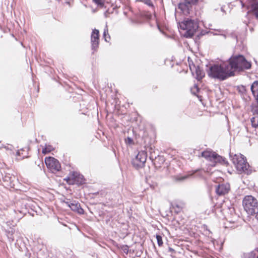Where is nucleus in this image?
I'll list each match as a JSON object with an SVG mask.
<instances>
[{
  "mask_svg": "<svg viewBox=\"0 0 258 258\" xmlns=\"http://www.w3.org/2000/svg\"><path fill=\"white\" fill-rule=\"evenodd\" d=\"M230 71L232 72V76H234L235 72H242L245 70L250 69L251 63L246 59L245 57L241 54L231 56L226 61Z\"/></svg>",
  "mask_w": 258,
  "mask_h": 258,
  "instance_id": "nucleus-1",
  "label": "nucleus"
},
{
  "mask_svg": "<svg viewBox=\"0 0 258 258\" xmlns=\"http://www.w3.org/2000/svg\"><path fill=\"white\" fill-rule=\"evenodd\" d=\"M228 64L222 61L220 64H214L208 71V76L213 79L223 81L232 76V72L230 71Z\"/></svg>",
  "mask_w": 258,
  "mask_h": 258,
  "instance_id": "nucleus-2",
  "label": "nucleus"
},
{
  "mask_svg": "<svg viewBox=\"0 0 258 258\" xmlns=\"http://www.w3.org/2000/svg\"><path fill=\"white\" fill-rule=\"evenodd\" d=\"M230 156L235 168L239 173H248L249 164L243 155L241 154L233 155L232 153H230Z\"/></svg>",
  "mask_w": 258,
  "mask_h": 258,
  "instance_id": "nucleus-3",
  "label": "nucleus"
},
{
  "mask_svg": "<svg viewBox=\"0 0 258 258\" xmlns=\"http://www.w3.org/2000/svg\"><path fill=\"white\" fill-rule=\"evenodd\" d=\"M179 25L181 29L186 31L184 34L186 37H191L199 27L197 22L188 19L184 20Z\"/></svg>",
  "mask_w": 258,
  "mask_h": 258,
  "instance_id": "nucleus-4",
  "label": "nucleus"
},
{
  "mask_svg": "<svg viewBox=\"0 0 258 258\" xmlns=\"http://www.w3.org/2000/svg\"><path fill=\"white\" fill-rule=\"evenodd\" d=\"M243 206L248 215H252L258 210L257 200L251 196H245L243 200Z\"/></svg>",
  "mask_w": 258,
  "mask_h": 258,
  "instance_id": "nucleus-5",
  "label": "nucleus"
},
{
  "mask_svg": "<svg viewBox=\"0 0 258 258\" xmlns=\"http://www.w3.org/2000/svg\"><path fill=\"white\" fill-rule=\"evenodd\" d=\"M201 156L210 162V165L215 166L217 163L226 164L227 161L222 157L218 155L214 152L211 151H205L202 153Z\"/></svg>",
  "mask_w": 258,
  "mask_h": 258,
  "instance_id": "nucleus-6",
  "label": "nucleus"
},
{
  "mask_svg": "<svg viewBox=\"0 0 258 258\" xmlns=\"http://www.w3.org/2000/svg\"><path fill=\"white\" fill-rule=\"evenodd\" d=\"M147 157V153L145 151L139 152L135 158L133 159V165L137 169L143 168L145 166Z\"/></svg>",
  "mask_w": 258,
  "mask_h": 258,
  "instance_id": "nucleus-7",
  "label": "nucleus"
},
{
  "mask_svg": "<svg viewBox=\"0 0 258 258\" xmlns=\"http://www.w3.org/2000/svg\"><path fill=\"white\" fill-rule=\"evenodd\" d=\"M45 163L47 167L52 172L58 171L61 168L58 161L53 157H46Z\"/></svg>",
  "mask_w": 258,
  "mask_h": 258,
  "instance_id": "nucleus-8",
  "label": "nucleus"
},
{
  "mask_svg": "<svg viewBox=\"0 0 258 258\" xmlns=\"http://www.w3.org/2000/svg\"><path fill=\"white\" fill-rule=\"evenodd\" d=\"M63 203L69 207L72 211L77 212L79 214H83L84 210L81 207L80 204L78 202L70 199H67Z\"/></svg>",
  "mask_w": 258,
  "mask_h": 258,
  "instance_id": "nucleus-9",
  "label": "nucleus"
},
{
  "mask_svg": "<svg viewBox=\"0 0 258 258\" xmlns=\"http://www.w3.org/2000/svg\"><path fill=\"white\" fill-rule=\"evenodd\" d=\"M91 42L92 49L95 51H96L99 42V31L97 29H94L92 31L91 36Z\"/></svg>",
  "mask_w": 258,
  "mask_h": 258,
  "instance_id": "nucleus-10",
  "label": "nucleus"
},
{
  "mask_svg": "<svg viewBox=\"0 0 258 258\" xmlns=\"http://www.w3.org/2000/svg\"><path fill=\"white\" fill-rule=\"evenodd\" d=\"M230 190V185L228 183L219 184L216 189L217 195L223 196L227 194Z\"/></svg>",
  "mask_w": 258,
  "mask_h": 258,
  "instance_id": "nucleus-11",
  "label": "nucleus"
},
{
  "mask_svg": "<svg viewBox=\"0 0 258 258\" xmlns=\"http://www.w3.org/2000/svg\"><path fill=\"white\" fill-rule=\"evenodd\" d=\"M189 68L190 71H191L192 74H194V69L195 73L196 75V79L198 80H201L205 76V73L203 70H202L199 66L196 67L194 64L191 65L189 64Z\"/></svg>",
  "mask_w": 258,
  "mask_h": 258,
  "instance_id": "nucleus-12",
  "label": "nucleus"
},
{
  "mask_svg": "<svg viewBox=\"0 0 258 258\" xmlns=\"http://www.w3.org/2000/svg\"><path fill=\"white\" fill-rule=\"evenodd\" d=\"M83 176L74 172L70 177H68L67 181L70 184H73L75 182L81 183L83 181Z\"/></svg>",
  "mask_w": 258,
  "mask_h": 258,
  "instance_id": "nucleus-13",
  "label": "nucleus"
},
{
  "mask_svg": "<svg viewBox=\"0 0 258 258\" xmlns=\"http://www.w3.org/2000/svg\"><path fill=\"white\" fill-rule=\"evenodd\" d=\"M247 9L250 8L254 12L255 17L258 19V2L255 0H250L247 4Z\"/></svg>",
  "mask_w": 258,
  "mask_h": 258,
  "instance_id": "nucleus-14",
  "label": "nucleus"
},
{
  "mask_svg": "<svg viewBox=\"0 0 258 258\" xmlns=\"http://www.w3.org/2000/svg\"><path fill=\"white\" fill-rule=\"evenodd\" d=\"M191 5L186 3V2L180 3L178 5V8L185 15L189 13V10L191 8Z\"/></svg>",
  "mask_w": 258,
  "mask_h": 258,
  "instance_id": "nucleus-15",
  "label": "nucleus"
},
{
  "mask_svg": "<svg viewBox=\"0 0 258 258\" xmlns=\"http://www.w3.org/2000/svg\"><path fill=\"white\" fill-rule=\"evenodd\" d=\"M252 93L258 103V81L254 82L250 87Z\"/></svg>",
  "mask_w": 258,
  "mask_h": 258,
  "instance_id": "nucleus-16",
  "label": "nucleus"
},
{
  "mask_svg": "<svg viewBox=\"0 0 258 258\" xmlns=\"http://www.w3.org/2000/svg\"><path fill=\"white\" fill-rule=\"evenodd\" d=\"M257 250H254L244 254V258H257Z\"/></svg>",
  "mask_w": 258,
  "mask_h": 258,
  "instance_id": "nucleus-17",
  "label": "nucleus"
},
{
  "mask_svg": "<svg viewBox=\"0 0 258 258\" xmlns=\"http://www.w3.org/2000/svg\"><path fill=\"white\" fill-rule=\"evenodd\" d=\"M252 126L255 128L256 132H258V116H255L251 118Z\"/></svg>",
  "mask_w": 258,
  "mask_h": 258,
  "instance_id": "nucleus-18",
  "label": "nucleus"
},
{
  "mask_svg": "<svg viewBox=\"0 0 258 258\" xmlns=\"http://www.w3.org/2000/svg\"><path fill=\"white\" fill-rule=\"evenodd\" d=\"M103 38L106 42H109L110 39V37L108 34V30L107 25H106L104 29Z\"/></svg>",
  "mask_w": 258,
  "mask_h": 258,
  "instance_id": "nucleus-19",
  "label": "nucleus"
},
{
  "mask_svg": "<svg viewBox=\"0 0 258 258\" xmlns=\"http://www.w3.org/2000/svg\"><path fill=\"white\" fill-rule=\"evenodd\" d=\"M53 150V148L51 145H45V147L42 149V153L43 154H46Z\"/></svg>",
  "mask_w": 258,
  "mask_h": 258,
  "instance_id": "nucleus-20",
  "label": "nucleus"
},
{
  "mask_svg": "<svg viewBox=\"0 0 258 258\" xmlns=\"http://www.w3.org/2000/svg\"><path fill=\"white\" fill-rule=\"evenodd\" d=\"M189 177L188 175H177L175 177V179L176 181H183L184 180H185V179L187 178L188 177Z\"/></svg>",
  "mask_w": 258,
  "mask_h": 258,
  "instance_id": "nucleus-21",
  "label": "nucleus"
},
{
  "mask_svg": "<svg viewBox=\"0 0 258 258\" xmlns=\"http://www.w3.org/2000/svg\"><path fill=\"white\" fill-rule=\"evenodd\" d=\"M156 239L159 246H161L163 244L162 237L159 235H156Z\"/></svg>",
  "mask_w": 258,
  "mask_h": 258,
  "instance_id": "nucleus-22",
  "label": "nucleus"
},
{
  "mask_svg": "<svg viewBox=\"0 0 258 258\" xmlns=\"http://www.w3.org/2000/svg\"><path fill=\"white\" fill-rule=\"evenodd\" d=\"M144 3L147 6H149L152 8L153 10H154V5L151 0H145Z\"/></svg>",
  "mask_w": 258,
  "mask_h": 258,
  "instance_id": "nucleus-23",
  "label": "nucleus"
},
{
  "mask_svg": "<svg viewBox=\"0 0 258 258\" xmlns=\"http://www.w3.org/2000/svg\"><path fill=\"white\" fill-rule=\"evenodd\" d=\"M7 236L10 240V241L13 242L14 240V237L13 236V231H9L8 233Z\"/></svg>",
  "mask_w": 258,
  "mask_h": 258,
  "instance_id": "nucleus-24",
  "label": "nucleus"
},
{
  "mask_svg": "<svg viewBox=\"0 0 258 258\" xmlns=\"http://www.w3.org/2000/svg\"><path fill=\"white\" fill-rule=\"evenodd\" d=\"M158 160L160 161L161 163H163L165 161L164 158L163 157L158 156L157 158H156V157L155 158V162H154L155 164H156V162H157Z\"/></svg>",
  "mask_w": 258,
  "mask_h": 258,
  "instance_id": "nucleus-25",
  "label": "nucleus"
},
{
  "mask_svg": "<svg viewBox=\"0 0 258 258\" xmlns=\"http://www.w3.org/2000/svg\"><path fill=\"white\" fill-rule=\"evenodd\" d=\"M186 3L190 4V5H194L196 4L198 0H184Z\"/></svg>",
  "mask_w": 258,
  "mask_h": 258,
  "instance_id": "nucleus-26",
  "label": "nucleus"
},
{
  "mask_svg": "<svg viewBox=\"0 0 258 258\" xmlns=\"http://www.w3.org/2000/svg\"><path fill=\"white\" fill-rule=\"evenodd\" d=\"M252 111L254 114L258 115V106H256L252 109Z\"/></svg>",
  "mask_w": 258,
  "mask_h": 258,
  "instance_id": "nucleus-27",
  "label": "nucleus"
},
{
  "mask_svg": "<svg viewBox=\"0 0 258 258\" xmlns=\"http://www.w3.org/2000/svg\"><path fill=\"white\" fill-rule=\"evenodd\" d=\"M97 5L102 6V0H93Z\"/></svg>",
  "mask_w": 258,
  "mask_h": 258,
  "instance_id": "nucleus-28",
  "label": "nucleus"
},
{
  "mask_svg": "<svg viewBox=\"0 0 258 258\" xmlns=\"http://www.w3.org/2000/svg\"><path fill=\"white\" fill-rule=\"evenodd\" d=\"M4 180H5V181H11V177H9V176H6V177H5V178H4Z\"/></svg>",
  "mask_w": 258,
  "mask_h": 258,
  "instance_id": "nucleus-29",
  "label": "nucleus"
},
{
  "mask_svg": "<svg viewBox=\"0 0 258 258\" xmlns=\"http://www.w3.org/2000/svg\"><path fill=\"white\" fill-rule=\"evenodd\" d=\"M168 251L171 252H173L174 251V250L172 248H171V247H169L168 248Z\"/></svg>",
  "mask_w": 258,
  "mask_h": 258,
  "instance_id": "nucleus-30",
  "label": "nucleus"
},
{
  "mask_svg": "<svg viewBox=\"0 0 258 258\" xmlns=\"http://www.w3.org/2000/svg\"><path fill=\"white\" fill-rule=\"evenodd\" d=\"M241 92H244L245 91V87L244 86H242L241 90H240Z\"/></svg>",
  "mask_w": 258,
  "mask_h": 258,
  "instance_id": "nucleus-31",
  "label": "nucleus"
},
{
  "mask_svg": "<svg viewBox=\"0 0 258 258\" xmlns=\"http://www.w3.org/2000/svg\"><path fill=\"white\" fill-rule=\"evenodd\" d=\"M218 33H213V35H219L220 34V32H221V31L220 30H217V31Z\"/></svg>",
  "mask_w": 258,
  "mask_h": 258,
  "instance_id": "nucleus-32",
  "label": "nucleus"
},
{
  "mask_svg": "<svg viewBox=\"0 0 258 258\" xmlns=\"http://www.w3.org/2000/svg\"><path fill=\"white\" fill-rule=\"evenodd\" d=\"M127 140H128V142H129L130 143H132V141H133L132 139L131 138H127Z\"/></svg>",
  "mask_w": 258,
  "mask_h": 258,
  "instance_id": "nucleus-33",
  "label": "nucleus"
},
{
  "mask_svg": "<svg viewBox=\"0 0 258 258\" xmlns=\"http://www.w3.org/2000/svg\"><path fill=\"white\" fill-rule=\"evenodd\" d=\"M255 219H256V220L258 222V211H257V213H256V214L255 215Z\"/></svg>",
  "mask_w": 258,
  "mask_h": 258,
  "instance_id": "nucleus-34",
  "label": "nucleus"
},
{
  "mask_svg": "<svg viewBox=\"0 0 258 258\" xmlns=\"http://www.w3.org/2000/svg\"><path fill=\"white\" fill-rule=\"evenodd\" d=\"M17 154V155H20L21 154V151H18Z\"/></svg>",
  "mask_w": 258,
  "mask_h": 258,
  "instance_id": "nucleus-35",
  "label": "nucleus"
},
{
  "mask_svg": "<svg viewBox=\"0 0 258 258\" xmlns=\"http://www.w3.org/2000/svg\"><path fill=\"white\" fill-rule=\"evenodd\" d=\"M241 3H242V6L243 7H244V4L242 2H241Z\"/></svg>",
  "mask_w": 258,
  "mask_h": 258,
  "instance_id": "nucleus-36",
  "label": "nucleus"
},
{
  "mask_svg": "<svg viewBox=\"0 0 258 258\" xmlns=\"http://www.w3.org/2000/svg\"><path fill=\"white\" fill-rule=\"evenodd\" d=\"M176 207L177 208H179V207L177 205H176Z\"/></svg>",
  "mask_w": 258,
  "mask_h": 258,
  "instance_id": "nucleus-37",
  "label": "nucleus"
},
{
  "mask_svg": "<svg viewBox=\"0 0 258 258\" xmlns=\"http://www.w3.org/2000/svg\"><path fill=\"white\" fill-rule=\"evenodd\" d=\"M26 152H27V151H28V149H27V148H26Z\"/></svg>",
  "mask_w": 258,
  "mask_h": 258,
  "instance_id": "nucleus-38",
  "label": "nucleus"
},
{
  "mask_svg": "<svg viewBox=\"0 0 258 258\" xmlns=\"http://www.w3.org/2000/svg\"><path fill=\"white\" fill-rule=\"evenodd\" d=\"M222 35H223L224 37H225V35H223V34H221Z\"/></svg>",
  "mask_w": 258,
  "mask_h": 258,
  "instance_id": "nucleus-39",
  "label": "nucleus"
},
{
  "mask_svg": "<svg viewBox=\"0 0 258 258\" xmlns=\"http://www.w3.org/2000/svg\"><path fill=\"white\" fill-rule=\"evenodd\" d=\"M257 258H258V255H257Z\"/></svg>",
  "mask_w": 258,
  "mask_h": 258,
  "instance_id": "nucleus-40",
  "label": "nucleus"
}]
</instances>
